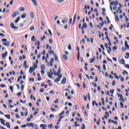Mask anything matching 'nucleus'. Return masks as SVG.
I'll return each mask as SVG.
<instances>
[{"mask_svg":"<svg viewBox=\"0 0 129 129\" xmlns=\"http://www.w3.org/2000/svg\"><path fill=\"white\" fill-rule=\"evenodd\" d=\"M47 75L50 79H52V76L53 75V72L52 70H50V72L47 73Z\"/></svg>","mask_w":129,"mask_h":129,"instance_id":"f257e3e1","label":"nucleus"},{"mask_svg":"<svg viewBox=\"0 0 129 129\" xmlns=\"http://www.w3.org/2000/svg\"><path fill=\"white\" fill-rule=\"evenodd\" d=\"M117 95L118 97H120V101H123V102H124V100L123 99V97L122 96V95L120 94H118Z\"/></svg>","mask_w":129,"mask_h":129,"instance_id":"f03ea898","label":"nucleus"},{"mask_svg":"<svg viewBox=\"0 0 129 129\" xmlns=\"http://www.w3.org/2000/svg\"><path fill=\"white\" fill-rule=\"evenodd\" d=\"M11 27L12 29H14V30H17V29H18V27L15 26V24H14V23H11Z\"/></svg>","mask_w":129,"mask_h":129,"instance_id":"7ed1b4c3","label":"nucleus"},{"mask_svg":"<svg viewBox=\"0 0 129 129\" xmlns=\"http://www.w3.org/2000/svg\"><path fill=\"white\" fill-rule=\"evenodd\" d=\"M10 44H11V42L10 41H7L6 42H4L3 45L7 46V47H9V46H10Z\"/></svg>","mask_w":129,"mask_h":129,"instance_id":"20e7f679","label":"nucleus"},{"mask_svg":"<svg viewBox=\"0 0 129 129\" xmlns=\"http://www.w3.org/2000/svg\"><path fill=\"white\" fill-rule=\"evenodd\" d=\"M1 123L4 126H6V121L4 119L0 118Z\"/></svg>","mask_w":129,"mask_h":129,"instance_id":"39448f33","label":"nucleus"},{"mask_svg":"<svg viewBox=\"0 0 129 129\" xmlns=\"http://www.w3.org/2000/svg\"><path fill=\"white\" fill-rule=\"evenodd\" d=\"M20 14V13H19V12H15L14 13H13V15H12V17L13 18H15L16 16L19 15Z\"/></svg>","mask_w":129,"mask_h":129,"instance_id":"423d86ee","label":"nucleus"},{"mask_svg":"<svg viewBox=\"0 0 129 129\" xmlns=\"http://www.w3.org/2000/svg\"><path fill=\"white\" fill-rule=\"evenodd\" d=\"M40 127H42V129H46V127H47V125L44 124H41L40 125Z\"/></svg>","mask_w":129,"mask_h":129,"instance_id":"0eeeda50","label":"nucleus"},{"mask_svg":"<svg viewBox=\"0 0 129 129\" xmlns=\"http://www.w3.org/2000/svg\"><path fill=\"white\" fill-rule=\"evenodd\" d=\"M124 46H125V49H129V46H128V44H127V41H124Z\"/></svg>","mask_w":129,"mask_h":129,"instance_id":"6e6552de","label":"nucleus"},{"mask_svg":"<svg viewBox=\"0 0 129 129\" xmlns=\"http://www.w3.org/2000/svg\"><path fill=\"white\" fill-rule=\"evenodd\" d=\"M112 5H114V6H117V5H118V2H117V1L116 2H112L110 4L111 6H112Z\"/></svg>","mask_w":129,"mask_h":129,"instance_id":"1a4fd4ad","label":"nucleus"},{"mask_svg":"<svg viewBox=\"0 0 129 129\" xmlns=\"http://www.w3.org/2000/svg\"><path fill=\"white\" fill-rule=\"evenodd\" d=\"M84 28H87V24L85 23H84L83 26L81 28V30H84Z\"/></svg>","mask_w":129,"mask_h":129,"instance_id":"9d476101","label":"nucleus"},{"mask_svg":"<svg viewBox=\"0 0 129 129\" xmlns=\"http://www.w3.org/2000/svg\"><path fill=\"white\" fill-rule=\"evenodd\" d=\"M7 55H8V52H7V51L5 52V54L3 53L2 57H3V59H6V57H7Z\"/></svg>","mask_w":129,"mask_h":129,"instance_id":"9b49d317","label":"nucleus"},{"mask_svg":"<svg viewBox=\"0 0 129 129\" xmlns=\"http://www.w3.org/2000/svg\"><path fill=\"white\" fill-rule=\"evenodd\" d=\"M35 71V69L34 68H32V67H30L29 70V73H33Z\"/></svg>","mask_w":129,"mask_h":129,"instance_id":"f8f14e48","label":"nucleus"},{"mask_svg":"<svg viewBox=\"0 0 129 129\" xmlns=\"http://www.w3.org/2000/svg\"><path fill=\"white\" fill-rule=\"evenodd\" d=\"M31 2L32 4H33V5L35 6V7H37L38 4L37 3V1L36 0H31Z\"/></svg>","mask_w":129,"mask_h":129,"instance_id":"ddd939ff","label":"nucleus"},{"mask_svg":"<svg viewBox=\"0 0 129 129\" xmlns=\"http://www.w3.org/2000/svg\"><path fill=\"white\" fill-rule=\"evenodd\" d=\"M31 2L32 4H33V5L35 6V7H37L38 4L37 3V1L36 0H31Z\"/></svg>","mask_w":129,"mask_h":129,"instance_id":"4468645a","label":"nucleus"},{"mask_svg":"<svg viewBox=\"0 0 129 129\" xmlns=\"http://www.w3.org/2000/svg\"><path fill=\"white\" fill-rule=\"evenodd\" d=\"M95 61V56H94L92 59H91L89 61L90 63H93Z\"/></svg>","mask_w":129,"mask_h":129,"instance_id":"2eb2a0df","label":"nucleus"},{"mask_svg":"<svg viewBox=\"0 0 129 129\" xmlns=\"http://www.w3.org/2000/svg\"><path fill=\"white\" fill-rule=\"evenodd\" d=\"M35 126V124H34V123H28L27 124V126H32V127H34V126Z\"/></svg>","mask_w":129,"mask_h":129,"instance_id":"dca6fc26","label":"nucleus"},{"mask_svg":"<svg viewBox=\"0 0 129 129\" xmlns=\"http://www.w3.org/2000/svg\"><path fill=\"white\" fill-rule=\"evenodd\" d=\"M62 24H67L68 23L67 18H64L63 20H62Z\"/></svg>","mask_w":129,"mask_h":129,"instance_id":"f3484780","label":"nucleus"},{"mask_svg":"<svg viewBox=\"0 0 129 129\" xmlns=\"http://www.w3.org/2000/svg\"><path fill=\"white\" fill-rule=\"evenodd\" d=\"M20 20H21V17H19L15 21V24H18Z\"/></svg>","mask_w":129,"mask_h":129,"instance_id":"a211bd4d","label":"nucleus"},{"mask_svg":"<svg viewBox=\"0 0 129 129\" xmlns=\"http://www.w3.org/2000/svg\"><path fill=\"white\" fill-rule=\"evenodd\" d=\"M23 66L25 67V68L26 69H27V68H28V66L27 65V61L26 60L24 61Z\"/></svg>","mask_w":129,"mask_h":129,"instance_id":"6ab92c4d","label":"nucleus"},{"mask_svg":"<svg viewBox=\"0 0 129 129\" xmlns=\"http://www.w3.org/2000/svg\"><path fill=\"white\" fill-rule=\"evenodd\" d=\"M117 13H119V14H122V11L120 9V7H118L117 10Z\"/></svg>","mask_w":129,"mask_h":129,"instance_id":"aec40b11","label":"nucleus"},{"mask_svg":"<svg viewBox=\"0 0 129 129\" xmlns=\"http://www.w3.org/2000/svg\"><path fill=\"white\" fill-rule=\"evenodd\" d=\"M125 60H124V59H122L120 60V63L121 64H122V65H124Z\"/></svg>","mask_w":129,"mask_h":129,"instance_id":"412c9836","label":"nucleus"},{"mask_svg":"<svg viewBox=\"0 0 129 129\" xmlns=\"http://www.w3.org/2000/svg\"><path fill=\"white\" fill-rule=\"evenodd\" d=\"M5 117L8 119H11V115L10 114H6L5 115Z\"/></svg>","mask_w":129,"mask_h":129,"instance_id":"4be33fe9","label":"nucleus"},{"mask_svg":"<svg viewBox=\"0 0 129 129\" xmlns=\"http://www.w3.org/2000/svg\"><path fill=\"white\" fill-rule=\"evenodd\" d=\"M60 73H61V68H59L58 70V72L56 73V75L57 76H59L60 75Z\"/></svg>","mask_w":129,"mask_h":129,"instance_id":"5701e85b","label":"nucleus"},{"mask_svg":"<svg viewBox=\"0 0 129 129\" xmlns=\"http://www.w3.org/2000/svg\"><path fill=\"white\" fill-rule=\"evenodd\" d=\"M6 125L8 128H11V124L10 123L7 122Z\"/></svg>","mask_w":129,"mask_h":129,"instance_id":"b1692460","label":"nucleus"},{"mask_svg":"<svg viewBox=\"0 0 129 129\" xmlns=\"http://www.w3.org/2000/svg\"><path fill=\"white\" fill-rule=\"evenodd\" d=\"M62 84H65L66 83V79L63 78V80L61 81Z\"/></svg>","mask_w":129,"mask_h":129,"instance_id":"393cba45","label":"nucleus"},{"mask_svg":"<svg viewBox=\"0 0 129 129\" xmlns=\"http://www.w3.org/2000/svg\"><path fill=\"white\" fill-rule=\"evenodd\" d=\"M27 17V15L26 14H23L22 16H21V18L22 19H26V17Z\"/></svg>","mask_w":129,"mask_h":129,"instance_id":"a878e982","label":"nucleus"},{"mask_svg":"<svg viewBox=\"0 0 129 129\" xmlns=\"http://www.w3.org/2000/svg\"><path fill=\"white\" fill-rule=\"evenodd\" d=\"M53 70V74L54 75V76H56V75H57V73H56V71H55V68H53L52 69Z\"/></svg>","mask_w":129,"mask_h":129,"instance_id":"bb28decb","label":"nucleus"},{"mask_svg":"<svg viewBox=\"0 0 129 129\" xmlns=\"http://www.w3.org/2000/svg\"><path fill=\"white\" fill-rule=\"evenodd\" d=\"M35 36H33L32 37H31V41L32 42H35V41H36V39H35Z\"/></svg>","mask_w":129,"mask_h":129,"instance_id":"cd10ccee","label":"nucleus"},{"mask_svg":"<svg viewBox=\"0 0 129 129\" xmlns=\"http://www.w3.org/2000/svg\"><path fill=\"white\" fill-rule=\"evenodd\" d=\"M93 105H96V106H98V104H97V103L96 102V101H94L93 102Z\"/></svg>","mask_w":129,"mask_h":129,"instance_id":"c85d7f7f","label":"nucleus"},{"mask_svg":"<svg viewBox=\"0 0 129 129\" xmlns=\"http://www.w3.org/2000/svg\"><path fill=\"white\" fill-rule=\"evenodd\" d=\"M10 89L12 92H14V87L13 86H10Z\"/></svg>","mask_w":129,"mask_h":129,"instance_id":"c756f323","label":"nucleus"},{"mask_svg":"<svg viewBox=\"0 0 129 129\" xmlns=\"http://www.w3.org/2000/svg\"><path fill=\"white\" fill-rule=\"evenodd\" d=\"M62 58H63V59H64V60H67V59H68L67 56L65 54H63Z\"/></svg>","mask_w":129,"mask_h":129,"instance_id":"7c9ffc66","label":"nucleus"},{"mask_svg":"<svg viewBox=\"0 0 129 129\" xmlns=\"http://www.w3.org/2000/svg\"><path fill=\"white\" fill-rule=\"evenodd\" d=\"M60 79L59 78H57L56 79H55L54 80V82H55V83H57V82H59V81H60Z\"/></svg>","mask_w":129,"mask_h":129,"instance_id":"2f4dec72","label":"nucleus"},{"mask_svg":"<svg viewBox=\"0 0 129 129\" xmlns=\"http://www.w3.org/2000/svg\"><path fill=\"white\" fill-rule=\"evenodd\" d=\"M76 20V15L75 14L74 16V20H73V25H74V23H75Z\"/></svg>","mask_w":129,"mask_h":129,"instance_id":"473e14b6","label":"nucleus"},{"mask_svg":"<svg viewBox=\"0 0 129 129\" xmlns=\"http://www.w3.org/2000/svg\"><path fill=\"white\" fill-rule=\"evenodd\" d=\"M54 59L55 60V61H56V62H57L58 61V56L57 55H56L55 54H54Z\"/></svg>","mask_w":129,"mask_h":129,"instance_id":"72a5a7b5","label":"nucleus"},{"mask_svg":"<svg viewBox=\"0 0 129 129\" xmlns=\"http://www.w3.org/2000/svg\"><path fill=\"white\" fill-rule=\"evenodd\" d=\"M20 12H24L25 11V8L22 7L19 10Z\"/></svg>","mask_w":129,"mask_h":129,"instance_id":"f704fd0d","label":"nucleus"},{"mask_svg":"<svg viewBox=\"0 0 129 129\" xmlns=\"http://www.w3.org/2000/svg\"><path fill=\"white\" fill-rule=\"evenodd\" d=\"M114 76L115 78H116V79H118V80L119 79V78L117 76V75H116V73H114Z\"/></svg>","mask_w":129,"mask_h":129,"instance_id":"c9c22d12","label":"nucleus"},{"mask_svg":"<svg viewBox=\"0 0 129 129\" xmlns=\"http://www.w3.org/2000/svg\"><path fill=\"white\" fill-rule=\"evenodd\" d=\"M33 67L34 69H37L38 68V66L37 65V64L34 63L33 64Z\"/></svg>","mask_w":129,"mask_h":129,"instance_id":"e433bc0d","label":"nucleus"},{"mask_svg":"<svg viewBox=\"0 0 129 129\" xmlns=\"http://www.w3.org/2000/svg\"><path fill=\"white\" fill-rule=\"evenodd\" d=\"M25 116H28V109H25Z\"/></svg>","mask_w":129,"mask_h":129,"instance_id":"4c0bfd02","label":"nucleus"},{"mask_svg":"<svg viewBox=\"0 0 129 129\" xmlns=\"http://www.w3.org/2000/svg\"><path fill=\"white\" fill-rule=\"evenodd\" d=\"M35 30V27L34 26H31L30 28V31H34Z\"/></svg>","mask_w":129,"mask_h":129,"instance_id":"58836bf2","label":"nucleus"},{"mask_svg":"<svg viewBox=\"0 0 129 129\" xmlns=\"http://www.w3.org/2000/svg\"><path fill=\"white\" fill-rule=\"evenodd\" d=\"M108 49L109 50H107V52L108 54H110V52H111V48H110V47H108Z\"/></svg>","mask_w":129,"mask_h":129,"instance_id":"ea45409f","label":"nucleus"},{"mask_svg":"<svg viewBox=\"0 0 129 129\" xmlns=\"http://www.w3.org/2000/svg\"><path fill=\"white\" fill-rule=\"evenodd\" d=\"M46 39V36L45 35H43L42 37H41V40L42 41H43V40H45Z\"/></svg>","mask_w":129,"mask_h":129,"instance_id":"a19ab883","label":"nucleus"},{"mask_svg":"<svg viewBox=\"0 0 129 129\" xmlns=\"http://www.w3.org/2000/svg\"><path fill=\"white\" fill-rule=\"evenodd\" d=\"M120 105L121 106V108H123L124 107V106L123 105V104L121 102L120 103Z\"/></svg>","mask_w":129,"mask_h":129,"instance_id":"79ce46f5","label":"nucleus"},{"mask_svg":"<svg viewBox=\"0 0 129 129\" xmlns=\"http://www.w3.org/2000/svg\"><path fill=\"white\" fill-rule=\"evenodd\" d=\"M30 16L32 19H34V13L33 12L30 13Z\"/></svg>","mask_w":129,"mask_h":129,"instance_id":"37998d69","label":"nucleus"},{"mask_svg":"<svg viewBox=\"0 0 129 129\" xmlns=\"http://www.w3.org/2000/svg\"><path fill=\"white\" fill-rule=\"evenodd\" d=\"M79 58H80V52H78V58H77V59H78V61H79Z\"/></svg>","mask_w":129,"mask_h":129,"instance_id":"c03bdc74","label":"nucleus"},{"mask_svg":"<svg viewBox=\"0 0 129 129\" xmlns=\"http://www.w3.org/2000/svg\"><path fill=\"white\" fill-rule=\"evenodd\" d=\"M112 123H114L115 125H117V121H112Z\"/></svg>","mask_w":129,"mask_h":129,"instance_id":"a18cd8bd","label":"nucleus"},{"mask_svg":"<svg viewBox=\"0 0 129 129\" xmlns=\"http://www.w3.org/2000/svg\"><path fill=\"white\" fill-rule=\"evenodd\" d=\"M82 129H86V126H85V124H83Z\"/></svg>","mask_w":129,"mask_h":129,"instance_id":"49530a36","label":"nucleus"},{"mask_svg":"<svg viewBox=\"0 0 129 129\" xmlns=\"http://www.w3.org/2000/svg\"><path fill=\"white\" fill-rule=\"evenodd\" d=\"M115 19L117 22H118V21H119V19H118V16L117 15H115Z\"/></svg>","mask_w":129,"mask_h":129,"instance_id":"de8ad7c7","label":"nucleus"},{"mask_svg":"<svg viewBox=\"0 0 129 129\" xmlns=\"http://www.w3.org/2000/svg\"><path fill=\"white\" fill-rule=\"evenodd\" d=\"M52 127H53V124H48V128H52Z\"/></svg>","mask_w":129,"mask_h":129,"instance_id":"09e8293b","label":"nucleus"},{"mask_svg":"<svg viewBox=\"0 0 129 129\" xmlns=\"http://www.w3.org/2000/svg\"><path fill=\"white\" fill-rule=\"evenodd\" d=\"M22 79V76H20L17 80L18 82H20V81Z\"/></svg>","mask_w":129,"mask_h":129,"instance_id":"8fccbe9b","label":"nucleus"},{"mask_svg":"<svg viewBox=\"0 0 129 129\" xmlns=\"http://www.w3.org/2000/svg\"><path fill=\"white\" fill-rule=\"evenodd\" d=\"M45 90L43 89V88H42V89H40V90H39V91H40V92H41V93H43V92H44V91Z\"/></svg>","mask_w":129,"mask_h":129,"instance_id":"3c124183","label":"nucleus"},{"mask_svg":"<svg viewBox=\"0 0 129 129\" xmlns=\"http://www.w3.org/2000/svg\"><path fill=\"white\" fill-rule=\"evenodd\" d=\"M117 49V47L116 46H115L113 47V51H115V50Z\"/></svg>","mask_w":129,"mask_h":129,"instance_id":"603ef678","label":"nucleus"},{"mask_svg":"<svg viewBox=\"0 0 129 129\" xmlns=\"http://www.w3.org/2000/svg\"><path fill=\"white\" fill-rule=\"evenodd\" d=\"M21 95H22V92H18V93H17V96H18L20 97V96H21Z\"/></svg>","mask_w":129,"mask_h":129,"instance_id":"864d4df0","label":"nucleus"},{"mask_svg":"<svg viewBox=\"0 0 129 129\" xmlns=\"http://www.w3.org/2000/svg\"><path fill=\"white\" fill-rule=\"evenodd\" d=\"M41 73L42 75H44L45 74V71H44V70H41Z\"/></svg>","mask_w":129,"mask_h":129,"instance_id":"5fc2aeb1","label":"nucleus"},{"mask_svg":"<svg viewBox=\"0 0 129 129\" xmlns=\"http://www.w3.org/2000/svg\"><path fill=\"white\" fill-rule=\"evenodd\" d=\"M0 87H2V88H4V87H6V85L5 84L0 85Z\"/></svg>","mask_w":129,"mask_h":129,"instance_id":"6e6d98bb","label":"nucleus"},{"mask_svg":"<svg viewBox=\"0 0 129 129\" xmlns=\"http://www.w3.org/2000/svg\"><path fill=\"white\" fill-rule=\"evenodd\" d=\"M29 81H32V82H34V81H35V80L34 79V78H30V79H29Z\"/></svg>","mask_w":129,"mask_h":129,"instance_id":"4d7b16f0","label":"nucleus"},{"mask_svg":"<svg viewBox=\"0 0 129 129\" xmlns=\"http://www.w3.org/2000/svg\"><path fill=\"white\" fill-rule=\"evenodd\" d=\"M59 101V100L58 99H56L54 101V103H58Z\"/></svg>","mask_w":129,"mask_h":129,"instance_id":"13d9d810","label":"nucleus"},{"mask_svg":"<svg viewBox=\"0 0 129 129\" xmlns=\"http://www.w3.org/2000/svg\"><path fill=\"white\" fill-rule=\"evenodd\" d=\"M7 41H8V39H3L2 40V42H7Z\"/></svg>","mask_w":129,"mask_h":129,"instance_id":"bf43d9fd","label":"nucleus"},{"mask_svg":"<svg viewBox=\"0 0 129 129\" xmlns=\"http://www.w3.org/2000/svg\"><path fill=\"white\" fill-rule=\"evenodd\" d=\"M86 86H85V83L83 82V88L85 89L86 88Z\"/></svg>","mask_w":129,"mask_h":129,"instance_id":"052dcab7","label":"nucleus"},{"mask_svg":"<svg viewBox=\"0 0 129 129\" xmlns=\"http://www.w3.org/2000/svg\"><path fill=\"white\" fill-rule=\"evenodd\" d=\"M64 113H65V111H62L59 114V116L62 115L64 114Z\"/></svg>","mask_w":129,"mask_h":129,"instance_id":"680f3d73","label":"nucleus"},{"mask_svg":"<svg viewBox=\"0 0 129 129\" xmlns=\"http://www.w3.org/2000/svg\"><path fill=\"white\" fill-rule=\"evenodd\" d=\"M24 85H22V86H21V91H24Z\"/></svg>","mask_w":129,"mask_h":129,"instance_id":"e2e57ef3","label":"nucleus"},{"mask_svg":"<svg viewBox=\"0 0 129 129\" xmlns=\"http://www.w3.org/2000/svg\"><path fill=\"white\" fill-rule=\"evenodd\" d=\"M49 54H54V51L53 50H51V51H49L48 52Z\"/></svg>","mask_w":129,"mask_h":129,"instance_id":"0e129e2a","label":"nucleus"},{"mask_svg":"<svg viewBox=\"0 0 129 129\" xmlns=\"http://www.w3.org/2000/svg\"><path fill=\"white\" fill-rule=\"evenodd\" d=\"M65 0H57V3H63Z\"/></svg>","mask_w":129,"mask_h":129,"instance_id":"69168bd1","label":"nucleus"},{"mask_svg":"<svg viewBox=\"0 0 129 129\" xmlns=\"http://www.w3.org/2000/svg\"><path fill=\"white\" fill-rule=\"evenodd\" d=\"M95 67L96 68H98V70H99V71H100V67H99V66H95Z\"/></svg>","mask_w":129,"mask_h":129,"instance_id":"338daca9","label":"nucleus"},{"mask_svg":"<svg viewBox=\"0 0 129 129\" xmlns=\"http://www.w3.org/2000/svg\"><path fill=\"white\" fill-rule=\"evenodd\" d=\"M125 67L126 68H127V69H129V64H126L125 65Z\"/></svg>","mask_w":129,"mask_h":129,"instance_id":"774afa93","label":"nucleus"}]
</instances>
